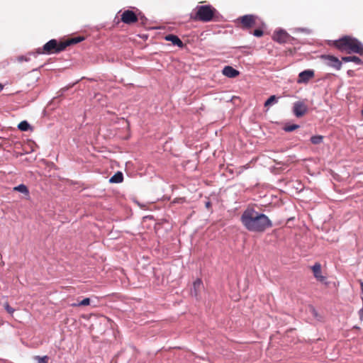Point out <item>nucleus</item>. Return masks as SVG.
I'll return each instance as SVG.
<instances>
[{"label":"nucleus","mask_w":363,"mask_h":363,"mask_svg":"<svg viewBox=\"0 0 363 363\" xmlns=\"http://www.w3.org/2000/svg\"><path fill=\"white\" fill-rule=\"evenodd\" d=\"M242 225L250 232L263 233L272 227V222L267 216L247 206L240 216Z\"/></svg>","instance_id":"obj_1"},{"label":"nucleus","mask_w":363,"mask_h":363,"mask_svg":"<svg viewBox=\"0 0 363 363\" xmlns=\"http://www.w3.org/2000/svg\"><path fill=\"white\" fill-rule=\"evenodd\" d=\"M84 40V37L77 36L69 38L67 40L58 42L55 39H52L46 43L42 48L38 49L39 54H53L59 53L66 49L67 47L79 43Z\"/></svg>","instance_id":"obj_2"},{"label":"nucleus","mask_w":363,"mask_h":363,"mask_svg":"<svg viewBox=\"0 0 363 363\" xmlns=\"http://www.w3.org/2000/svg\"><path fill=\"white\" fill-rule=\"evenodd\" d=\"M330 45L347 54L363 55V45L357 39L349 35H345L338 40H333Z\"/></svg>","instance_id":"obj_3"},{"label":"nucleus","mask_w":363,"mask_h":363,"mask_svg":"<svg viewBox=\"0 0 363 363\" xmlns=\"http://www.w3.org/2000/svg\"><path fill=\"white\" fill-rule=\"evenodd\" d=\"M217 10L211 5L197 6L194 13L191 14V19L201 22H210L213 21Z\"/></svg>","instance_id":"obj_4"},{"label":"nucleus","mask_w":363,"mask_h":363,"mask_svg":"<svg viewBox=\"0 0 363 363\" xmlns=\"http://www.w3.org/2000/svg\"><path fill=\"white\" fill-rule=\"evenodd\" d=\"M237 22L240 24V27L244 30H249L255 26L263 25V22L255 15L247 14L239 17Z\"/></svg>","instance_id":"obj_5"},{"label":"nucleus","mask_w":363,"mask_h":363,"mask_svg":"<svg viewBox=\"0 0 363 363\" xmlns=\"http://www.w3.org/2000/svg\"><path fill=\"white\" fill-rule=\"evenodd\" d=\"M320 58L323 60L324 63L336 70H340L342 68V61L337 57L330 55H323Z\"/></svg>","instance_id":"obj_6"},{"label":"nucleus","mask_w":363,"mask_h":363,"mask_svg":"<svg viewBox=\"0 0 363 363\" xmlns=\"http://www.w3.org/2000/svg\"><path fill=\"white\" fill-rule=\"evenodd\" d=\"M121 20L125 24L131 25L136 23L139 20V17L134 11L125 10L122 13Z\"/></svg>","instance_id":"obj_7"},{"label":"nucleus","mask_w":363,"mask_h":363,"mask_svg":"<svg viewBox=\"0 0 363 363\" xmlns=\"http://www.w3.org/2000/svg\"><path fill=\"white\" fill-rule=\"evenodd\" d=\"M308 111L307 105L303 101H296L294 104L293 112L298 117H302Z\"/></svg>","instance_id":"obj_8"},{"label":"nucleus","mask_w":363,"mask_h":363,"mask_svg":"<svg viewBox=\"0 0 363 363\" xmlns=\"http://www.w3.org/2000/svg\"><path fill=\"white\" fill-rule=\"evenodd\" d=\"M290 38V35L286 31L282 30L274 32L273 35V40L279 43H285L288 42Z\"/></svg>","instance_id":"obj_9"},{"label":"nucleus","mask_w":363,"mask_h":363,"mask_svg":"<svg viewBox=\"0 0 363 363\" xmlns=\"http://www.w3.org/2000/svg\"><path fill=\"white\" fill-rule=\"evenodd\" d=\"M314 77V71L311 69H307L301 72L298 74L297 82L298 84L307 83L310 79Z\"/></svg>","instance_id":"obj_10"},{"label":"nucleus","mask_w":363,"mask_h":363,"mask_svg":"<svg viewBox=\"0 0 363 363\" xmlns=\"http://www.w3.org/2000/svg\"><path fill=\"white\" fill-rule=\"evenodd\" d=\"M311 269L313 273V276L318 281L320 282H324L325 281L326 277L322 275L321 264L319 262H316L311 267Z\"/></svg>","instance_id":"obj_11"},{"label":"nucleus","mask_w":363,"mask_h":363,"mask_svg":"<svg viewBox=\"0 0 363 363\" xmlns=\"http://www.w3.org/2000/svg\"><path fill=\"white\" fill-rule=\"evenodd\" d=\"M222 73L223 75H225V77H228L229 78H235L240 74L239 71L234 69L231 66H225L223 69Z\"/></svg>","instance_id":"obj_12"},{"label":"nucleus","mask_w":363,"mask_h":363,"mask_svg":"<svg viewBox=\"0 0 363 363\" xmlns=\"http://www.w3.org/2000/svg\"><path fill=\"white\" fill-rule=\"evenodd\" d=\"M165 40L170 41L173 45H177L179 48H183V42L175 35L169 34L165 36Z\"/></svg>","instance_id":"obj_13"},{"label":"nucleus","mask_w":363,"mask_h":363,"mask_svg":"<svg viewBox=\"0 0 363 363\" xmlns=\"http://www.w3.org/2000/svg\"><path fill=\"white\" fill-rule=\"evenodd\" d=\"M202 286L203 283L200 279H197L194 281L193 283V289L191 290V295L197 296Z\"/></svg>","instance_id":"obj_14"},{"label":"nucleus","mask_w":363,"mask_h":363,"mask_svg":"<svg viewBox=\"0 0 363 363\" xmlns=\"http://www.w3.org/2000/svg\"><path fill=\"white\" fill-rule=\"evenodd\" d=\"M123 180V174L121 172H117L109 179L110 183H121Z\"/></svg>","instance_id":"obj_15"},{"label":"nucleus","mask_w":363,"mask_h":363,"mask_svg":"<svg viewBox=\"0 0 363 363\" xmlns=\"http://www.w3.org/2000/svg\"><path fill=\"white\" fill-rule=\"evenodd\" d=\"M342 61H343L345 62H354L356 64H359V65L362 63V60L357 56L342 57Z\"/></svg>","instance_id":"obj_16"},{"label":"nucleus","mask_w":363,"mask_h":363,"mask_svg":"<svg viewBox=\"0 0 363 363\" xmlns=\"http://www.w3.org/2000/svg\"><path fill=\"white\" fill-rule=\"evenodd\" d=\"M13 191L23 193L26 196H29V191H28V187L25 184H23L13 187Z\"/></svg>","instance_id":"obj_17"},{"label":"nucleus","mask_w":363,"mask_h":363,"mask_svg":"<svg viewBox=\"0 0 363 363\" xmlns=\"http://www.w3.org/2000/svg\"><path fill=\"white\" fill-rule=\"evenodd\" d=\"M18 128L21 131H28V130H32L31 126L26 121H21L18 125Z\"/></svg>","instance_id":"obj_18"},{"label":"nucleus","mask_w":363,"mask_h":363,"mask_svg":"<svg viewBox=\"0 0 363 363\" xmlns=\"http://www.w3.org/2000/svg\"><path fill=\"white\" fill-rule=\"evenodd\" d=\"M91 303V300L89 298H85L82 301L79 303H74L71 304L72 307H79V306H89Z\"/></svg>","instance_id":"obj_19"},{"label":"nucleus","mask_w":363,"mask_h":363,"mask_svg":"<svg viewBox=\"0 0 363 363\" xmlns=\"http://www.w3.org/2000/svg\"><path fill=\"white\" fill-rule=\"evenodd\" d=\"M277 102V98L275 95L271 96L265 102L264 107H269Z\"/></svg>","instance_id":"obj_20"},{"label":"nucleus","mask_w":363,"mask_h":363,"mask_svg":"<svg viewBox=\"0 0 363 363\" xmlns=\"http://www.w3.org/2000/svg\"><path fill=\"white\" fill-rule=\"evenodd\" d=\"M323 137L322 135H315L311 138V141L314 145L320 144L323 142Z\"/></svg>","instance_id":"obj_21"},{"label":"nucleus","mask_w":363,"mask_h":363,"mask_svg":"<svg viewBox=\"0 0 363 363\" xmlns=\"http://www.w3.org/2000/svg\"><path fill=\"white\" fill-rule=\"evenodd\" d=\"M299 128L298 125L293 124V125H286L284 127V130L286 132H291Z\"/></svg>","instance_id":"obj_22"},{"label":"nucleus","mask_w":363,"mask_h":363,"mask_svg":"<svg viewBox=\"0 0 363 363\" xmlns=\"http://www.w3.org/2000/svg\"><path fill=\"white\" fill-rule=\"evenodd\" d=\"M34 359L38 361V363H48L49 357L45 355L43 357L35 356Z\"/></svg>","instance_id":"obj_23"},{"label":"nucleus","mask_w":363,"mask_h":363,"mask_svg":"<svg viewBox=\"0 0 363 363\" xmlns=\"http://www.w3.org/2000/svg\"><path fill=\"white\" fill-rule=\"evenodd\" d=\"M264 26L260 25L259 26H257L258 28L255 29L253 32V35L256 37H261L263 35V30L262 29V27Z\"/></svg>","instance_id":"obj_24"},{"label":"nucleus","mask_w":363,"mask_h":363,"mask_svg":"<svg viewBox=\"0 0 363 363\" xmlns=\"http://www.w3.org/2000/svg\"><path fill=\"white\" fill-rule=\"evenodd\" d=\"M4 307L5 310H6V311L9 313V314H11V315H12V314L14 313V311H15V310H14L12 307H11V306H10V305L9 304V303H8V302H6V303L4 304Z\"/></svg>","instance_id":"obj_25"},{"label":"nucleus","mask_w":363,"mask_h":363,"mask_svg":"<svg viewBox=\"0 0 363 363\" xmlns=\"http://www.w3.org/2000/svg\"><path fill=\"white\" fill-rule=\"evenodd\" d=\"M138 16L139 17V19L141 20V22L144 23L145 21L146 20V18L144 16L141 15L140 13Z\"/></svg>","instance_id":"obj_26"},{"label":"nucleus","mask_w":363,"mask_h":363,"mask_svg":"<svg viewBox=\"0 0 363 363\" xmlns=\"http://www.w3.org/2000/svg\"><path fill=\"white\" fill-rule=\"evenodd\" d=\"M18 60L19 62H23V61H27L28 59L26 57H24V56H20V57H18Z\"/></svg>","instance_id":"obj_27"},{"label":"nucleus","mask_w":363,"mask_h":363,"mask_svg":"<svg viewBox=\"0 0 363 363\" xmlns=\"http://www.w3.org/2000/svg\"><path fill=\"white\" fill-rule=\"evenodd\" d=\"M205 206L206 208L209 209L211 207V203L209 201H208L206 202Z\"/></svg>","instance_id":"obj_28"},{"label":"nucleus","mask_w":363,"mask_h":363,"mask_svg":"<svg viewBox=\"0 0 363 363\" xmlns=\"http://www.w3.org/2000/svg\"><path fill=\"white\" fill-rule=\"evenodd\" d=\"M360 285H361V290L363 294V282L362 281H361Z\"/></svg>","instance_id":"obj_29"},{"label":"nucleus","mask_w":363,"mask_h":363,"mask_svg":"<svg viewBox=\"0 0 363 363\" xmlns=\"http://www.w3.org/2000/svg\"><path fill=\"white\" fill-rule=\"evenodd\" d=\"M352 71L349 70V71L347 72V74H348L349 75H351V74H352Z\"/></svg>","instance_id":"obj_30"},{"label":"nucleus","mask_w":363,"mask_h":363,"mask_svg":"<svg viewBox=\"0 0 363 363\" xmlns=\"http://www.w3.org/2000/svg\"><path fill=\"white\" fill-rule=\"evenodd\" d=\"M3 89V86L0 84V91Z\"/></svg>","instance_id":"obj_31"}]
</instances>
